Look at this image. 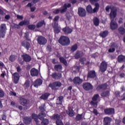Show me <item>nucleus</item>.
<instances>
[{
	"mask_svg": "<svg viewBox=\"0 0 125 125\" xmlns=\"http://www.w3.org/2000/svg\"><path fill=\"white\" fill-rule=\"evenodd\" d=\"M59 42L62 45H68L70 44V39L66 36H62L59 40Z\"/></svg>",
	"mask_w": 125,
	"mask_h": 125,
	"instance_id": "1",
	"label": "nucleus"
},
{
	"mask_svg": "<svg viewBox=\"0 0 125 125\" xmlns=\"http://www.w3.org/2000/svg\"><path fill=\"white\" fill-rule=\"evenodd\" d=\"M62 85V83L60 82H55L52 84H50L49 86L51 87L52 89L54 90H56V89H58L60 86Z\"/></svg>",
	"mask_w": 125,
	"mask_h": 125,
	"instance_id": "2",
	"label": "nucleus"
},
{
	"mask_svg": "<svg viewBox=\"0 0 125 125\" xmlns=\"http://www.w3.org/2000/svg\"><path fill=\"white\" fill-rule=\"evenodd\" d=\"M5 31H6V25L4 23L1 24L0 26V37L1 38H4Z\"/></svg>",
	"mask_w": 125,
	"mask_h": 125,
	"instance_id": "3",
	"label": "nucleus"
},
{
	"mask_svg": "<svg viewBox=\"0 0 125 125\" xmlns=\"http://www.w3.org/2000/svg\"><path fill=\"white\" fill-rule=\"evenodd\" d=\"M98 99H99V95L98 94L95 95L92 98V101L90 103L91 106L96 108L97 107V104L98 103V102H97Z\"/></svg>",
	"mask_w": 125,
	"mask_h": 125,
	"instance_id": "4",
	"label": "nucleus"
},
{
	"mask_svg": "<svg viewBox=\"0 0 125 125\" xmlns=\"http://www.w3.org/2000/svg\"><path fill=\"white\" fill-rule=\"evenodd\" d=\"M111 9L110 17L111 21H114L115 18H116V16H117V8L112 7Z\"/></svg>",
	"mask_w": 125,
	"mask_h": 125,
	"instance_id": "5",
	"label": "nucleus"
},
{
	"mask_svg": "<svg viewBox=\"0 0 125 125\" xmlns=\"http://www.w3.org/2000/svg\"><path fill=\"white\" fill-rule=\"evenodd\" d=\"M38 42L41 45H43L47 42V40L44 37L40 36L38 39Z\"/></svg>",
	"mask_w": 125,
	"mask_h": 125,
	"instance_id": "6",
	"label": "nucleus"
},
{
	"mask_svg": "<svg viewBox=\"0 0 125 125\" xmlns=\"http://www.w3.org/2000/svg\"><path fill=\"white\" fill-rule=\"evenodd\" d=\"M78 11L79 16H81V17H84L86 15V12L85 11V9L83 8H79Z\"/></svg>",
	"mask_w": 125,
	"mask_h": 125,
	"instance_id": "7",
	"label": "nucleus"
},
{
	"mask_svg": "<svg viewBox=\"0 0 125 125\" xmlns=\"http://www.w3.org/2000/svg\"><path fill=\"white\" fill-rule=\"evenodd\" d=\"M14 78V82L16 84L18 83V82H19V80H20V75L17 72H15L13 74Z\"/></svg>",
	"mask_w": 125,
	"mask_h": 125,
	"instance_id": "8",
	"label": "nucleus"
},
{
	"mask_svg": "<svg viewBox=\"0 0 125 125\" xmlns=\"http://www.w3.org/2000/svg\"><path fill=\"white\" fill-rule=\"evenodd\" d=\"M29 23V21L27 20H24L23 21H21L18 25L15 24V28H17L19 29L20 26H22L25 25H28Z\"/></svg>",
	"mask_w": 125,
	"mask_h": 125,
	"instance_id": "9",
	"label": "nucleus"
},
{
	"mask_svg": "<svg viewBox=\"0 0 125 125\" xmlns=\"http://www.w3.org/2000/svg\"><path fill=\"white\" fill-rule=\"evenodd\" d=\"M45 111V110H42L41 112L38 114V119L41 121H42L44 119V118L46 117V114L44 112Z\"/></svg>",
	"mask_w": 125,
	"mask_h": 125,
	"instance_id": "10",
	"label": "nucleus"
},
{
	"mask_svg": "<svg viewBox=\"0 0 125 125\" xmlns=\"http://www.w3.org/2000/svg\"><path fill=\"white\" fill-rule=\"evenodd\" d=\"M100 69L101 72H105V71L107 70V63H106L105 62H103L101 63Z\"/></svg>",
	"mask_w": 125,
	"mask_h": 125,
	"instance_id": "11",
	"label": "nucleus"
},
{
	"mask_svg": "<svg viewBox=\"0 0 125 125\" xmlns=\"http://www.w3.org/2000/svg\"><path fill=\"white\" fill-rule=\"evenodd\" d=\"M112 122V118L110 117H105L104 119V125H111V122Z\"/></svg>",
	"mask_w": 125,
	"mask_h": 125,
	"instance_id": "12",
	"label": "nucleus"
},
{
	"mask_svg": "<svg viewBox=\"0 0 125 125\" xmlns=\"http://www.w3.org/2000/svg\"><path fill=\"white\" fill-rule=\"evenodd\" d=\"M23 123L25 125H30L32 123V117H25L23 118Z\"/></svg>",
	"mask_w": 125,
	"mask_h": 125,
	"instance_id": "13",
	"label": "nucleus"
},
{
	"mask_svg": "<svg viewBox=\"0 0 125 125\" xmlns=\"http://www.w3.org/2000/svg\"><path fill=\"white\" fill-rule=\"evenodd\" d=\"M69 7H71V3L64 4V6L61 9L60 12L61 13H63V12H65L67 10V9Z\"/></svg>",
	"mask_w": 125,
	"mask_h": 125,
	"instance_id": "14",
	"label": "nucleus"
},
{
	"mask_svg": "<svg viewBox=\"0 0 125 125\" xmlns=\"http://www.w3.org/2000/svg\"><path fill=\"white\" fill-rule=\"evenodd\" d=\"M83 88L85 90H89V89H92V85L89 83H84L83 84Z\"/></svg>",
	"mask_w": 125,
	"mask_h": 125,
	"instance_id": "15",
	"label": "nucleus"
},
{
	"mask_svg": "<svg viewBox=\"0 0 125 125\" xmlns=\"http://www.w3.org/2000/svg\"><path fill=\"white\" fill-rule=\"evenodd\" d=\"M73 83L75 84H81L83 83V79L80 78V77H75L73 79Z\"/></svg>",
	"mask_w": 125,
	"mask_h": 125,
	"instance_id": "16",
	"label": "nucleus"
},
{
	"mask_svg": "<svg viewBox=\"0 0 125 125\" xmlns=\"http://www.w3.org/2000/svg\"><path fill=\"white\" fill-rule=\"evenodd\" d=\"M22 57L24 61H25V62H30V61H31L32 60L31 56L27 54L22 55Z\"/></svg>",
	"mask_w": 125,
	"mask_h": 125,
	"instance_id": "17",
	"label": "nucleus"
},
{
	"mask_svg": "<svg viewBox=\"0 0 125 125\" xmlns=\"http://www.w3.org/2000/svg\"><path fill=\"white\" fill-rule=\"evenodd\" d=\"M30 73L32 77H37L39 75V71L36 68H32L30 71Z\"/></svg>",
	"mask_w": 125,
	"mask_h": 125,
	"instance_id": "18",
	"label": "nucleus"
},
{
	"mask_svg": "<svg viewBox=\"0 0 125 125\" xmlns=\"http://www.w3.org/2000/svg\"><path fill=\"white\" fill-rule=\"evenodd\" d=\"M42 83V81L41 79H38L35 82L33 85L35 87H38L40 86Z\"/></svg>",
	"mask_w": 125,
	"mask_h": 125,
	"instance_id": "19",
	"label": "nucleus"
},
{
	"mask_svg": "<svg viewBox=\"0 0 125 125\" xmlns=\"http://www.w3.org/2000/svg\"><path fill=\"white\" fill-rule=\"evenodd\" d=\"M118 61L119 63H124V62H125V56L123 55L119 56Z\"/></svg>",
	"mask_w": 125,
	"mask_h": 125,
	"instance_id": "20",
	"label": "nucleus"
},
{
	"mask_svg": "<svg viewBox=\"0 0 125 125\" xmlns=\"http://www.w3.org/2000/svg\"><path fill=\"white\" fill-rule=\"evenodd\" d=\"M110 28L112 30H115V29L118 28V24L116 22L114 21H111L110 23Z\"/></svg>",
	"mask_w": 125,
	"mask_h": 125,
	"instance_id": "21",
	"label": "nucleus"
},
{
	"mask_svg": "<svg viewBox=\"0 0 125 125\" xmlns=\"http://www.w3.org/2000/svg\"><path fill=\"white\" fill-rule=\"evenodd\" d=\"M62 31L64 33V34H66L72 33V29H71L68 27H66L64 28H63Z\"/></svg>",
	"mask_w": 125,
	"mask_h": 125,
	"instance_id": "22",
	"label": "nucleus"
},
{
	"mask_svg": "<svg viewBox=\"0 0 125 125\" xmlns=\"http://www.w3.org/2000/svg\"><path fill=\"white\" fill-rule=\"evenodd\" d=\"M83 53L81 51H77L74 56V57L76 59H78L81 57V56H83Z\"/></svg>",
	"mask_w": 125,
	"mask_h": 125,
	"instance_id": "23",
	"label": "nucleus"
},
{
	"mask_svg": "<svg viewBox=\"0 0 125 125\" xmlns=\"http://www.w3.org/2000/svg\"><path fill=\"white\" fill-rule=\"evenodd\" d=\"M96 76L95 74V72L93 71H90L88 74L87 78H94Z\"/></svg>",
	"mask_w": 125,
	"mask_h": 125,
	"instance_id": "24",
	"label": "nucleus"
},
{
	"mask_svg": "<svg viewBox=\"0 0 125 125\" xmlns=\"http://www.w3.org/2000/svg\"><path fill=\"white\" fill-rule=\"evenodd\" d=\"M21 45L22 46H24V47H25V48H27V49L28 48H30V43H29L27 42L23 41L21 43Z\"/></svg>",
	"mask_w": 125,
	"mask_h": 125,
	"instance_id": "25",
	"label": "nucleus"
},
{
	"mask_svg": "<svg viewBox=\"0 0 125 125\" xmlns=\"http://www.w3.org/2000/svg\"><path fill=\"white\" fill-rule=\"evenodd\" d=\"M20 103L21 105L25 106L27 104V100L25 98H21L20 99Z\"/></svg>",
	"mask_w": 125,
	"mask_h": 125,
	"instance_id": "26",
	"label": "nucleus"
},
{
	"mask_svg": "<svg viewBox=\"0 0 125 125\" xmlns=\"http://www.w3.org/2000/svg\"><path fill=\"white\" fill-rule=\"evenodd\" d=\"M104 113L106 115H113L115 114V110H104Z\"/></svg>",
	"mask_w": 125,
	"mask_h": 125,
	"instance_id": "27",
	"label": "nucleus"
},
{
	"mask_svg": "<svg viewBox=\"0 0 125 125\" xmlns=\"http://www.w3.org/2000/svg\"><path fill=\"white\" fill-rule=\"evenodd\" d=\"M52 119L54 121H59L60 120V115L58 114H54V115L52 116Z\"/></svg>",
	"mask_w": 125,
	"mask_h": 125,
	"instance_id": "28",
	"label": "nucleus"
},
{
	"mask_svg": "<svg viewBox=\"0 0 125 125\" xmlns=\"http://www.w3.org/2000/svg\"><path fill=\"white\" fill-rule=\"evenodd\" d=\"M83 114H78L75 118L76 121L77 122H80V121H82V120H83Z\"/></svg>",
	"mask_w": 125,
	"mask_h": 125,
	"instance_id": "29",
	"label": "nucleus"
},
{
	"mask_svg": "<svg viewBox=\"0 0 125 125\" xmlns=\"http://www.w3.org/2000/svg\"><path fill=\"white\" fill-rule=\"evenodd\" d=\"M66 113L70 117H74L75 116V112L73 110H66Z\"/></svg>",
	"mask_w": 125,
	"mask_h": 125,
	"instance_id": "30",
	"label": "nucleus"
},
{
	"mask_svg": "<svg viewBox=\"0 0 125 125\" xmlns=\"http://www.w3.org/2000/svg\"><path fill=\"white\" fill-rule=\"evenodd\" d=\"M95 6V8L93 9V13H95L99 10V4L96 3Z\"/></svg>",
	"mask_w": 125,
	"mask_h": 125,
	"instance_id": "31",
	"label": "nucleus"
},
{
	"mask_svg": "<svg viewBox=\"0 0 125 125\" xmlns=\"http://www.w3.org/2000/svg\"><path fill=\"white\" fill-rule=\"evenodd\" d=\"M52 77L54 79H60V78L62 77V75L61 74H57V73H53L52 74Z\"/></svg>",
	"mask_w": 125,
	"mask_h": 125,
	"instance_id": "32",
	"label": "nucleus"
},
{
	"mask_svg": "<svg viewBox=\"0 0 125 125\" xmlns=\"http://www.w3.org/2000/svg\"><path fill=\"white\" fill-rule=\"evenodd\" d=\"M41 121H42L41 122L42 125H48L49 124V120L47 119H44V120Z\"/></svg>",
	"mask_w": 125,
	"mask_h": 125,
	"instance_id": "33",
	"label": "nucleus"
},
{
	"mask_svg": "<svg viewBox=\"0 0 125 125\" xmlns=\"http://www.w3.org/2000/svg\"><path fill=\"white\" fill-rule=\"evenodd\" d=\"M43 25H44V21H41L37 23L36 27L37 28H41V27H42Z\"/></svg>",
	"mask_w": 125,
	"mask_h": 125,
	"instance_id": "34",
	"label": "nucleus"
},
{
	"mask_svg": "<svg viewBox=\"0 0 125 125\" xmlns=\"http://www.w3.org/2000/svg\"><path fill=\"white\" fill-rule=\"evenodd\" d=\"M93 23L95 26H98V25H99V20L98 18L95 17L93 19Z\"/></svg>",
	"mask_w": 125,
	"mask_h": 125,
	"instance_id": "35",
	"label": "nucleus"
},
{
	"mask_svg": "<svg viewBox=\"0 0 125 125\" xmlns=\"http://www.w3.org/2000/svg\"><path fill=\"white\" fill-rule=\"evenodd\" d=\"M108 35V31H103L101 32L100 34V36L102 37V38H105V37H107Z\"/></svg>",
	"mask_w": 125,
	"mask_h": 125,
	"instance_id": "36",
	"label": "nucleus"
},
{
	"mask_svg": "<svg viewBox=\"0 0 125 125\" xmlns=\"http://www.w3.org/2000/svg\"><path fill=\"white\" fill-rule=\"evenodd\" d=\"M87 12L89 13H93V10H92V7H91V5H89L86 7V8Z\"/></svg>",
	"mask_w": 125,
	"mask_h": 125,
	"instance_id": "37",
	"label": "nucleus"
},
{
	"mask_svg": "<svg viewBox=\"0 0 125 125\" xmlns=\"http://www.w3.org/2000/svg\"><path fill=\"white\" fill-rule=\"evenodd\" d=\"M48 96H49V94L45 93V94L42 95L41 97V99H43L44 100H46V99H47V98H48Z\"/></svg>",
	"mask_w": 125,
	"mask_h": 125,
	"instance_id": "38",
	"label": "nucleus"
},
{
	"mask_svg": "<svg viewBox=\"0 0 125 125\" xmlns=\"http://www.w3.org/2000/svg\"><path fill=\"white\" fill-rule=\"evenodd\" d=\"M60 60L62 63H63V64H65V66H67L68 65V63H67V62L65 59L62 57L60 58Z\"/></svg>",
	"mask_w": 125,
	"mask_h": 125,
	"instance_id": "39",
	"label": "nucleus"
},
{
	"mask_svg": "<svg viewBox=\"0 0 125 125\" xmlns=\"http://www.w3.org/2000/svg\"><path fill=\"white\" fill-rule=\"evenodd\" d=\"M61 28L59 26H55L54 27V32L58 34V33H60Z\"/></svg>",
	"mask_w": 125,
	"mask_h": 125,
	"instance_id": "40",
	"label": "nucleus"
},
{
	"mask_svg": "<svg viewBox=\"0 0 125 125\" xmlns=\"http://www.w3.org/2000/svg\"><path fill=\"white\" fill-rule=\"evenodd\" d=\"M62 100H63V96L59 97L57 100V104H62Z\"/></svg>",
	"mask_w": 125,
	"mask_h": 125,
	"instance_id": "41",
	"label": "nucleus"
},
{
	"mask_svg": "<svg viewBox=\"0 0 125 125\" xmlns=\"http://www.w3.org/2000/svg\"><path fill=\"white\" fill-rule=\"evenodd\" d=\"M80 61L82 62L83 64H89V62H87L86 59H85L84 58L81 59Z\"/></svg>",
	"mask_w": 125,
	"mask_h": 125,
	"instance_id": "42",
	"label": "nucleus"
},
{
	"mask_svg": "<svg viewBox=\"0 0 125 125\" xmlns=\"http://www.w3.org/2000/svg\"><path fill=\"white\" fill-rule=\"evenodd\" d=\"M32 118L34 121H36L39 119V115H37L36 113H33L32 114Z\"/></svg>",
	"mask_w": 125,
	"mask_h": 125,
	"instance_id": "43",
	"label": "nucleus"
},
{
	"mask_svg": "<svg viewBox=\"0 0 125 125\" xmlns=\"http://www.w3.org/2000/svg\"><path fill=\"white\" fill-rule=\"evenodd\" d=\"M55 69L57 70V71H60V70L62 69V66L60 64L55 65Z\"/></svg>",
	"mask_w": 125,
	"mask_h": 125,
	"instance_id": "44",
	"label": "nucleus"
},
{
	"mask_svg": "<svg viewBox=\"0 0 125 125\" xmlns=\"http://www.w3.org/2000/svg\"><path fill=\"white\" fill-rule=\"evenodd\" d=\"M119 31L121 35H124L125 33V29L123 27H120Z\"/></svg>",
	"mask_w": 125,
	"mask_h": 125,
	"instance_id": "45",
	"label": "nucleus"
},
{
	"mask_svg": "<svg viewBox=\"0 0 125 125\" xmlns=\"http://www.w3.org/2000/svg\"><path fill=\"white\" fill-rule=\"evenodd\" d=\"M16 58L17 57H16V56L15 55H11L10 57V61H11L12 62H13V61H15V60H16Z\"/></svg>",
	"mask_w": 125,
	"mask_h": 125,
	"instance_id": "46",
	"label": "nucleus"
},
{
	"mask_svg": "<svg viewBox=\"0 0 125 125\" xmlns=\"http://www.w3.org/2000/svg\"><path fill=\"white\" fill-rule=\"evenodd\" d=\"M56 124L57 125H64L63 124V122H62V120L60 119V120L56 121Z\"/></svg>",
	"mask_w": 125,
	"mask_h": 125,
	"instance_id": "47",
	"label": "nucleus"
},
{
	"mask_svg": "<svg viewBox=\"0 0 125 125\" xmlns=\"http://www.w3.org/2000/svg\"><path fill=\"white\" fill-rule=\"evenodd\" d=\"M77 48L78 45L77 44H75L74 45L72 46L71 50L72 51H75V50H77Z\"/></svg>",
	"mask_w": 125,
	"mask_h": 125,
	"instance_id": "48",
	"label": "nucleus"
},
{
	"mask_svg": "<svg viewBox=\"0 0 125 125\" xmlns=\"http://www.w3.org/2000/svg\"><path fill=\"white\" fill-rule=\"evenodd\" d=\"M24 85L25 87H29V86H30V81H26L25 82Z\"/></svg>",
	"mask_w": 125,
	"mask_h": 125,
	"instance_id": "49",
	"label": "nucleus"
},
{
	"mask_svg": "<svg viewBox=\"0 0 125 125\" xmlns=\"http://www.w3.org/2000/svg\"><path fill=\"white\" fill-rule=\"evenodd\" d=\"M121 123H122V121L120 119H116L115 120V125H121Z\"/></svg>",
	"mask_w": 125,
	"mask_h": 125,
	"instance_id": "50",
	"label": "nucleus"
},
{
	"mask_svg": "<svg viewBox=\"0 0 125 125\" xmlns=\"http://www.w3.org/2000/svg\"><path fill=\"white\" fill-rule=\"evenodd\" d=\"M35 28H36V25H28V28H29L30 30H35Z\"/></svg>",
	"mask_w": 125,
	"mask_h": 125,
	"instance_id": "51",
	"label": "nucleus"
},
{
	"mask_svg": "<svg viewBox=\"0 0 125 125\" xmlns=\"http://www.w3.org/2000/svg\"><path fill=\"white\" fill-rule=\"evenodd\" d=\"M4 96V92H3V91L0 90V98H2Z\"/></svg>",
	"mask_w": 125,
	"mask_h": 125,
	"instance_id": "52",
	"label": "nucleus"
},
{
	"mask_svg": "<svg viewBox=\"0 0 125 125\" xmlns=\"http://www.w3.org/2000/svg\"><path fill=\"white\" fill-rule=\"evenodd\" d=\"M39 109H40V110H44V109H45V107L44 104H42V105L41 106H40L39 107Z\"/></svg>",
	"mask_w": 125,
	"mask_h": 125,
	"instance_id": "53",
	"label": "nucleus"
},
{
	"mask_svg": "<svg viewBox=\"0 0 125 125\" xmlns=\"http://www.w3.org/2000/svg\"><path fill=\"white\" fill-rule=\"evenodd\" d=\"M17 19H20V20H23V16H20L19 15H18L17 16Z\"/></svg>",
	"mask_w": 125,
	"mask_h": 125,
	"instance_id": "54",
	"label": "nucleus"
},
{
	"mask_svg": "<svg viewBox=\"0 0 125 125\" xmlns=\"http://www.w3.org/2000/svg\"><path fill=\"white\" fill-rule=\"evenodd\" d=\"M17 69V72H18V73H20V72H21V68L20 67V66H17L16 67Z\"/></svg>",
	"mask_w": 125,
	"mask_h": 125,
	"instance_id": "55",
	"label": "nucleus"
},
{
	"mask_svg": "<svg viewBox=\"0 0 125 125\" xmlns=\"http://www.w3.org/2000/svg\"><path fill=\"white\" fill-rule=\"evenodd\" d=\"M53 12L54 13H55V14H58V13L60 12V10L59 9L55 10V11H53Z\"/></svg>",
	"mask_w": 125,
	"mask_h": 125,
	"instance_id": "56",
	"label": "nucleus"
},
{
	"mask_svg": "<svg viewBox=\"0 0 125 125\" xmlns=\"http://www.w3.org/2000/svg\"><path fill=\"white\" fill-rule=\"evenodd\" d=\"M91 3H92V4H93V3H94L95 2H96L97 1H99V0H89Z\"/></svg>",
	"mask_w": 125,
	"mask_h": 125,
	"instance_id": "57",
	"label": "nucleus"
},
{
	"mask_svg": "<svg viewBox=\"0 0 125 125\" xmlns=\"http://www.w3.org/2000/svg\"><path fill=\"white\" fill-rule=\"evenodd\" d=\"M6 75V73L5 71H3L2 74H1L0 76L2 78H4V76Z\"/></svg>",
	"mask_w": 125,
	"mask_h": 125,
	"instance_id": "58",
	"label": "nucleus"
},
{
	"mask_svg": "<svg viewBox=\"0 0 125 125\" xmlns=\"http://www.w3.org/2000/svg\"><path fill=\"white\" fill-rule=\"evenodd\" d=\"M11 105L13 107H15V106H16V103H15V102L12 101L11 102Z\"/></svg>",
	"mask_w": 125,
	"mask_h": 125,
	"instance_id": "59",
	"label": "nucleus"
},
{
	"mask_svg": "<svg viewBox=\"0 0 125 125\" xmlns=\"http://www.w3.org/2000/svg\"><path fill=\"white\" fill-rule=\"evenodd\" d=\"M34 121H35L37 125H41V123H40V121H39V119L35 120Z\"/></svg>",
	"mask_w": 125,
	"mask_h": 125,
	"instance_id": "60",
	"label": "nucleus"
},
{
	"mask_svg": "<svg viewBox=\"0 0 125 125\" xmlns=\"http://www.w3.org/2000/svg\"><path fill=\"white\" fill-rule=\"evenodd\" d=\"M1 118L2 120H3V121H5V120H6V116L4 114L2 115Z\"/></svg>",
	"mask_w": 125,
	"mask_h": 125,
	"instance_id": "61",
	"label": "nucleus"
},
{
	"mask_svg": "<svg viewBox=\"0 0 125 125\" xmlns=\"http://www.w3.org/2000/svg\"><path fill=\"white\" fill-rule=\"evenodd\" d=\"M109 52H114V51H115V48H110L108 50Z\"/></svg>",
	"mask_w": 125,
	"mask_h": 125,
	"instance_id": "62",
	"label": "nucleus"
},
{
	"mask_svg": "<svg viewBox=\"0 0 125 125\" xmlns=\"http://www.w3.org/2000/svg\"><path fill=\"white\" fill-rule=\"evenodd\" d=\"M110 8H111V7L110 6H107L105 7V10L106 11H107V12H109V9H110Z\"/></svg>",
	"mask_w": 125,
	"mask_h": 125,
	"instance_id": "63",
	"label": "nucleus"
},
{
	"mask_svg": "<svg viewBox=\"0 0 125 125\" xmlns=\"http://www.w3.org/2000/svg\"><path fill=\"white\" fill-rule=\"evenodd\" d=\"M10 94L13 95V96H16V93L14 92H10Z\"/></svg>",
	"mask_w": 125,
	"mask_h": 125,
	"instance_id": "64",
	"label": "nucleus"
}]
</instances>
